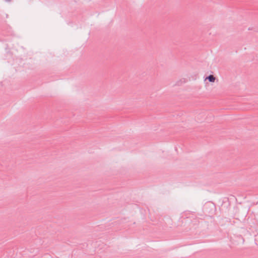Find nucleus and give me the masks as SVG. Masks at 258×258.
<instances>
[{"mask_svg":"<svg viewBox=\"0 0 258 258\" xmlns=\"http://www.w3.org/2000/svg\"><path fill=\"white\" fill-rule=\"evenodd\" d=\"M7 2H10L11 0H6Z\"/></svg>","mask_w":258,"mask_h":258,"instance_id":"obj_2","label":"nucleus"},{"mask_svg":"<svg viewBox=\"0 0 258 258\" xmlns=\"http://www.w3.org/2000/svg\"><path fill=\"white\" fill-rule=\"evenodd\" d=\"M208 79L209 80L210 82H214L215 78L213 75H210L208 77Z\"/></svg>","mask_w":258,"mask_h":258,"instance_id":"obj_1","label":"nucleus"}]
</instances>
